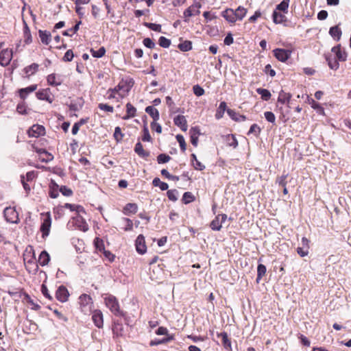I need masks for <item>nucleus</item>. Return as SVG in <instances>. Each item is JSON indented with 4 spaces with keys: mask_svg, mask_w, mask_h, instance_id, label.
Returning <instances> with one entry per match:
<instances>
[{
    "mask_svg": "<svg viewBox=\"0 0 351 351\" xmlns=\"http://www.w3.org/2000/svg\"><path fill=\"white\" fill-rule=\"evenodd\" d=\"M104 302L106 306L115 315L119 317H125V313L120 310L119 302L114 295H107L104 298Z\"/></svg>",
    "mask_w": 351,
    "mask_h": 351,
    "instance_id": "1",
    "label": "nucleus"
},
{
    "mask_svg": "<svg viewBox=\"0 0 351 351\" xmlns=\"http://www.w3.org/2000/svg\"><path fill=\"white\" fill-rule=\"evenodd\" d=\"M71 225L83 232H86L88 230V225L80 215H76V216L72 217L71 221L68 223L67 226H71Z\"/></svg>",
    "mask_w": 351,
    "mask_h": 351,
    "instance_id": "2",
    "label": "nucleus"
},
{
    "mask_svg": "<svg viewBox=\"0 0 351 351\" xmlns=\"http://www.w3.org/2000/svg\"><path fill=\"white\" fill-rule=\"evenodd\" d=\"M3 215L6 221L11 223H19V215L14 208L6 207L3 210Z\"/></svg>",
    "mask_w": 351,
    "mask_h": 351,
    "instance_id": "3",
    "label": "nucleus"
},
{
    "mask_svg": "<svg viewBox=\"0 0 351 351\" xmlns=\"http://www.w3.org/2000/svg\"><path fill=\"white\" fill-rule=\"evenodd\" d=\"M273 53L278 60L285 62L291 57V51L282 48H277L273 50Z\"/></svg>",
    "mask_w": 351,
    "mask_h": 351,
    "instance_id": "4",
    "label": "nucleus"
},
{
    "mask_svg": "<svg viewBox=\"0 0 351 351\" xmlns=\"http://www.w3.org/2000/svg\"><path fill=\"white\" fill-rule=\"evenodd\" d=\"M45 134L44 126L38 124L33 125L28 130L27 134L29 137H38Z\"/></svg>",
    "mask_w": 351,
    "mask_h": 351,
    "instance_id": "5",
    "label": "nucleus"
},
{
    "mask_svg": "<svg viewBox=\"0 0 351 351\" xmlns=\"http://www.w3.org/2000/svg\"><path fill=\"white\" fill-rule=\"evenodd\" d=\"M12 58V51L8 49L0 51V64L3 66L8 65Z\"/></svg>",
    "mask_w": 351,
    "mask_h": 351,
    "instance_id": "6",
    "label": "nucleus"
},
{
    "mask_svg": "<svg viewBox=\"0 0 351 351\" xmlns=\"http://www.w3.org/2000/svg\"><path fill=\"white\" fill-rule=\"evenodd\" d=\"M135 247L136 252L140 254H144L147 252L145 237L143 234H139L135 241Z\"/></svg>",
    "mask_w": 351,
    "mask_h": 351,
    "instance_id": "7",
    "label": "nucleus"
},
{
    "mask_svg": "<svg viewBox=\"0 0 351 351\" xmlns=\"http://www.w3.org/2000/svg\"><path fill=\"white\" fill-rule=\"evenodd\" d=\"M51 226V219L49 215H48L43 221L40 226V231L42 232V237L45 238L47 237L50 232V228Z\"/></svg>",
    "mask_w": 351,
    "mask_h": 351,
    "instance_id": "8",
    "label": "nucleus"
},
{
    "mask_svg": "<svg viewBox=\"0 0 351 351\" xmlns=\"http://www.w3.org/2000/svg\"><path fill=\"white\" fill-rule=\"evenodd\" d=\"M69 296V291L64 285H61L58 288L56 293V298L58 301L65 302L67 301Z\"/></svg>",
    "mask_w": 351,
    "mask_h": 351,
    "instance_id": "9",
    "label": "nucleus"
},
{
    "mask_svg": "<svg viewBox=\"0 0 351 351\" xmlns=\"http://www.w3.org/2000/svg\"><path fill=\"white\" fill-rule=\"evenodd\" d=\"M201 4L199 3H195L191 5L190 7L186 8L184 12V16L185 18L192 16L193 15H198L200 13L199 8Z\"/></svg>",
    "mask_w": 351,
    "mask_h": 351,
    "instance_id": "10",
    "label": "nucleus"
},
{
    "mask_svg": "<svg viewBox=\"0 0 351 351\" xmlns=\"http://www.w3.org/2000/svg\"><path fill=\"white\" fill-rule=\"evenodd\" d=\"M134 151L140 158L146 160L147 158L150 156V152L145 150L143 145L139 141L136 143Z\"/></svg>",
    "mask_w": 351,
    "mask_h": 351,
    "instance_id": "11",
    "label": "nucleus"
},
{
    "mask_svg": "<svg viewBox=\"0 0 351 351\" xmlns=\"http://www.w3.org/2000/svg\"><path fill=\"white\" fill-rule=\"evenodd\" d=\"M50 88H45L38 90L36 92V97L39 100H45L48 101L49 103L51 104L53 102V99L50 97Z\"/></svg>",
    "mask_w": 351,
    "mask_h": 351,
    "instance_id": "12",
    "label": "nucleus"
},
{
    "mask_svg": "<svg viewBox=\"0 0 351 351\" xmlns=\"http://www.w3.org/2000/svg\"><path fill=\"white\" fill-rule=\"evenodd\" d=\"M174 124L179 127L183 132H186L188 128L187 121L184 116L178 115L173 119Z\"/></svg>",
    "mask_w": 351,
    "mask_h": 351,
    "instance_id": "13",
    "label": "nucleus"
},
{
    "mask_svg": "<svg viewBox=\"0 0 351 351\" xmlns=\"http://www.w3.org/2000/svg\"><path fill=\"white\" fill-rule=\"evenodd\" d=\"M92 319L95 325L99 328H101L103 327L104 325V320H103V314L101 311L96 310L93 312L92 315Z\"/></svg>",
    "mask_w": 351,
    "mask_h": 351,
    "instance_id": "14",
    "label": "nucleus"
},
{
    "mask_svg": "<svg viewBox=\"0 0 351 351\" xmlns=\"http://www.w3.org/2000/svg\"><path fill=\"white\" fill-rule=\"evenodd\" d=\"M36 89H37L36 84H32L26 88H20L18 90L19 97L21 99L24 100L27 98V95L29 93L34 92Z\"/></svg>",
    "mask_w": 351,
    "mask_h": 351,
    "instance_id": "15",
    "label": "nucleus"
},
{
    "mask_svg": "<svg viewBox=\"0 0 351 351\" xmlns=\"http://www.w3.org/2000/svg\"><path fill=\"white\" fill-rule=\"evenodd\" d=\"M332 51L335 53L336 58L339 61L344 62L347 58V53L345 51L341 50L340 45L335 46L332 48Z\"/></svg>",
    "mask_w": 351,
    "mask_h": 351,
    "instance_id": "16",
    "label": "nucleus"
},
{
    "mask_svg": "<svg viewBox=\"0 0 351 351\" xmlns=\"http://www.w3.org/2000/svg\"><path fill=\"white\" fill-rule=\"evenodd\" d=\"M221 16L229 23H234L237 21L234 10L231 8H227L221 12Z\"/></svg>",
    "mask_w": 351,
    "mask_h": 351,
    "instance_id": "17",
    "label": "nucleus"
},
{
    "mask_svg": "<svg viewBox=\"0 0 351 351\" xmlns=\"http://www.w3.org/2000/svg\"><path fill=\"white\" fill-rule=\"evenodd\" d=\"M47 83L52 86H58L62 84L60 75H57L55 73H51L47 77Z\"/></svg>",
    "mask_w": 351,
    "mask_h": 351,
    "instance_id": "18",
    "label": "nucleus"
},
{
    "mask_svg": "<svg viewBox=\"0 0 351 351\" xmlns=\"http://www.w3.org/2000/svg\"><path fill=\"white\" fill-rule=\"evenodd\" d=\"M217 337H221L222 339V345L226 350H231V341L228 338V335L226 332H222L217 333Z\"/></svg>",
    "mask_w": 351,
    "mask_h": 351,
    "instance_id": "19",
    "label": "nucleus"
},
{
    "mask_svg": "<svg viewBox=\"0 0 351 351\" xmlns=\"http://www.w3.org/2000/svg\"><path fill=\"white\" fill-rule=\"evenodd\" d=\"M227 113L232 120L237 122L244 121L246 119V117L245 115L240 114L232 109H228Z\"/></svg>",
    "mask_w": 351,
    "mask_h": 351,
    "instance_id": "20",
    "label": "nucleus"
},
{
    "mask_svg": "<svg viewBox=\"0 0 351 351\" xmlns=\"http://www.w3.org/2000/svg\"><path fill=\"white\" fill-rule=\"evenodd\" d=\"M123 324L118 320L114 321L112 326V332L116 337H120L123 335Z\"/></svg>",
    "mask_w": 351,
    "mask_h": 351,
    "instance_id": "21",
    "label": "nucleus"
},
{
    "mask_svg": "<svg viewBox=\"0 0 351 351\" xmlns=\"http://www.w3.org/2000/svg\"><path fill=\"white\" fill-rule=\"evenodd\" d=\"M145 112L153 119L154 121H157L160 118L158 110L152 106L145 108Z\"/></svg>",
    "mask_w": 351,
    "mask_h": 351,
    "instance_id": "22",
    "label": "nucleus"
},
{
    "mask_svg": "<svg viewBox=\"0 0 351 351\" xmlns=\"http://www.w3.org/2000/svg\"><path fill=\"white\" fill-rule=\"evenodd\" d=\"M329 34L335 40L338 41L340 40L342 32L338 25L332 26L329 29Z\"/></svg>",
    "mask_w": 351,
    "mask_h": 351,
    "instance_id": "23",
    "label": "nucleus"
},
{
    "mask_svg": "<svg viewBox=\"0 0 351 351\" xmlns=\"http://www.w3.org/2000/svg\"><path fill=\"white\" fill-rule=\"evenodd\" d=\"M39 37L41 42L45 45H48L51 41V33L47 30L38 31Z\"/></svg>",
    "mask_w": 351,
    "mask_h": 351,
    "instance_id": "24",
    "label": "nucleus"
},
{
    "mask_svg": "<svg viewBox=\"0 0 351 351\" xmlns=\"http://www.w3.org/2000/svg\"><path fill=\"white\" fill-rule=\"evenodd\" d=\"M38 67L39 65L37 63H32V64L25 67L23 69V72L26 74L27 77H29L37 72Z\"/></svg>",
    "mask_w": 351,
    "mask_h": 351,
    "instance_id": "25",
    "label": "nucleus"
},
{
    "mask_svg": "<svg viewBox=\"0 0 351 351\" xmlns=\"http://www.w3.org/2000/svg\"><path fill=\"white\" fill-rule=\"evenodd\" d=\"M49 254L45 250L42 251L38 257L39 264L41 266H45L49 263Z\"/></svg>",
    "mask_w": 351,
    "mask_h": 351,
    "instance_id": "26",
    "label": "nucleus"
},
{
    "mask_svg": "<svg viewBox=\"0 0 351 351\" xmlns=\"http://www.w3.org/2000/svg\"><path fill=\"white\" fill-rule=\"evenodd\" d=\"M138 210V206L134 203L127 204L123 208L125 215L135 214Z\"/></svg>",
    "mask_w": 351,
    "mask_h": 351,
    "instance_id": "27",
    "label": "nucleus"
},
{
    "mask_svg": "<svg viewBox=\"0 0 351 351\" xmlns=\"http://www.w3.org/2000/svg\"><path fill=\"white\" fill-rule=\"evenodd\" d=\"M136 109L130 103L126 104V112L127 114L123 117L124 119H128L130 118L134 117L136 116Z\"/></svg>",
    "mask_w": 351,
    "mask_h": 351,
    "instance_id": "28",
    "label": "nucleus"
},
{
    "mask_svg": "<svg viewBox=\"0 0 351 351\" xmlns=\"http://www.w3.org/2000/svg\"><path fill=\"white\" fill-rule=\"evenodd\" d=\"M58 188H59V186L53 180H51V184L49 186V196L51 198L55 199L58 197V195H59Z\"/></svg>",
    "mask_w": 351,
    "mask_h": 351,
    "instance_id": "29",
    "label": "nucleus"
},
{
    "mask_svg": "<svg viewBox=\"0 0 351 351\" xmlns=\"http://www.w3.org/2000/svg\"><path fill=\"white\" fill-rule=\"evenodd\" d=\"M192 165L196 170L203 171L205 169V165L200 162L197 159L195 154H192L191 156Z\"/></svg>",
    "mask_w": 351,
    "mask_h": 351,
    "instance_id": "30",
    "label": "nucleus"
},
{
    "mask_svg": "<svg viewBox=\"0 0 351 351\" xmlns=\"http://www.w3.org/2000/svg\"><path fill=\"white\" fill-rule=\"evenodd\" d=\"M272 19L273 21L276 24H280L286 21V16L278 12L276 10H274L272 13Z\"/></svg>",
    "mask_w": 351,
    "mask_h": 351,
    "instance_id": "31",
    "label": "nucleus"
},
{
    "mask_svg": "<svg viewBox=\"0 0 351 351\" xmlns=\"http://www.w3.org/2000/svg\"><path fill=\"white\" fill-rule=\"evenodd\" d=\"M227 108V105H226V103L225 101H221L220 104H219V106L217 110V112H216V114H215V118L217 119H220L223 117V114H224V112L228 109H226Z\"/></svg>",
    "mask_w": 351,
    "mask_h": 351,
    "instance_id": "32",
    "label": "nucleus"
},
{
    "mask_svg": "<svg viewBox=\"0 0 351 351\" xmlns=\"http://www.w3.org/2000/svg\"><path fill=\"white\" fill-rule=\"evenodd\" d=\"M152 184L154 186L159 187L161 191H166L169 188L168 184L165 182L161 181L159 178H154V180L152 181Z\"/></svg>",
    "mask_w": 351,
    "mask_h": 351,
    "instance_id": "33",
    "label": "nucleus"
},
{
    "mask_svg": "<svg viewBox=\"0 0 351 351\" xmlns=\"http://www.w3.org/2000/svg\"><path fill=\"white\" fill-rule=\"evenodd\" d=\"M79 302L82 306H86L92 303V298L89 295L84 293L80 296Z\"/></svg>",
    "mask_w": 351,
    "mask_h": 351,
    "instance_id": "34",
    "label": "nucleus"
},
{
    "mask_svg": "<svg viewBox=\"0 0 351 351\" xmlns=\"http://www.w3.org/2000/svg\"><path fill=\"white\" fill-rule=\"evenodd\" d=\"M23 34L25 38V43L26 44H29L32 41V35L30 32V29L27 25V24L24 21V27H23Z\"/></svg>",
    "mask_w": 351,
    "mask_h": 351,
    "instance_id": "35",
    "label": "nucleus"
},
{
    "mask_svg": "<svg viewBox=\"0 0 351 351\" xmlns=\"http://www.w3.org/2000/svg\"><path fill=\"white\" fill-rule=\"evenodd\" d=\"M210 227L213 230L219 231L221 229V223H220V215H217L210 222Z\"/></svg>",
    "mask_w": 351,
    "mask_h": 351,
    "instance_id": "36",
    "label": "nucleus"
},
{
    "mask_svg": "<svg viewBox=\"0 0 351 351\" xmlns=\"http://www.w3.org/2000/svg\"><path fill=\"white\" fill-rule=\"evenodd\" d=\"M256 92L261 95V99L265 101H268L271 98V93L267 89L258 88L256 89Z\"/></svg>",
    "mask_w": 351,
    "mask_h": 351,
    "instance_id": "37",
    "label": "nucleus"
},
{
    "mask_svg": "<svg viewBox=\"0 0 351 351\" xmlns=\"http://www.w3.org/2000/svg\"><path fill=\"white\" fill-rule=\"evenodd\" d=\"M326 59L328 62V66L331 69L337 70L339 68V60L336 58H333L331 56H326Z\"/></svg>",
    "mask_w": 351,
    "mask_h": 351,
    "instance_id": "38",
    "label": "nucleus"
},
{
    "mask_svg": "<svg viewBox=\"0 0 351 351\" xmlns=\"http://www.w3.org/2000/svg\"><path fill=\"white\" fill-rule=\"evenodd\" d=\"M178 49L183 51L186 52L192 49V42L190 40H184L182 43H180L178 45Z\"/></svg>",
    "mask_w": 351,
    "mask_h": 351,
    "instance_id": "39",
    "label": "nucleus"
},
{
    "mask_svg": "<svg viewBox=\"0 0 351 351\" xmlns=\"http://www.w3.org/2000/svg\"><path fill=\"white\" fill-rule=\"evenodd\" d=\"M291 97V95L290 93H287L283 91H281L279 94L278 98V102L285 104L287 102H289Z\"/></svg>",
    "mask_w": 351,
    "mask_h": 351,
    "instance_id": "40",
    "label": "nucleus"
},
{
    "mask_svg": "<svg viewBox=\"0 0 351 351\" xmlns=\"http://www.w3.org/2000/svg\"><path fill=\"white\" fill-rule=\"evenodd\" d=\"M36 152L39 154H43L46 156V158L42 160L43 162H49L53 159V156L51 154L48 152L46 149L40 148L36 150Z\"/></svg>",
    "mask_w": 351,
    "mask_h": 351,
    "instance_id": "41",
    "label": "nucleus"
},
{
    "mask_svg": "<svg viewBox=\"0 0 351 351\" xmlns=\"http://www.w3.org/2000/svg\"><path fill=\"white\" fill-rule=\"evenodd\" d=\"M267 271L265 265L263 264H258L257 267V277L256 282H259L262 277L265 274Z\"/></svg>",
    "mask_w": 351,
    "mask_h": 351,
    "instance_id": "42",
    "label": "nucleus"
},
{
    "mask_svg": "<svg viewBox=\"0 0 351 351\" xmlns=\"http://www.w3.org/2000/svg\"><path fill=\"white\" fill-rule=\"evenodd\" d=\"M234 13L237 20L241 21L245 17L247 13V10L242 6H239L237 9L234 10Z\"/></svg>",
    "mask_w": 351,
    "mask_h": 351,
    "instance_id": "43",
    "label": "nucleus"
},
{
    "mask_svg": "<svg viewBox=\"0 0 351 351\" xmlns=\"http://www.w3.org/2000/svg\"><path fill=\"white\" fill-rule=\"evenodd\" d=\"M289 4V0H282L279 4L276 5L275 10H280L287 13L288 12Z\"/></svg>",
    "mask_w": 351,
    "mask_h": 351,
    "instance_id": "44",
    "label": "nucleus"
},
{
    "mask_svg": "<svg viewBox=\"0 0 351 351\" xmlns=\"http://www.w3.org/2000/svg\"><path fill=\"white\" fill-rule=\"evenodd\" d=\"M143 136H142V141L144 142H152V138L150 136L147 123H145L143 128Z\"/></svg>",
    "mask_w": 351,
    "mask_h": 351,
    "instance_id": "45",
    "label": "nucleus"
},
{
    "mask_svg": "<svg viewBox=\"0 0 351 351\" xmlns=\"http://www.w3.org/2000/svg\"><path fill=\"white\" fill-rule=\"evenodd\" d=\"M82 23L81 21L77 22V23L71 29L65 30L62 32V35L64 36H72V34L70 32H73V34L76 33L80 28V25Z\"/></svg>",
    "mask_w": 351,
    "mask_h": 351,
    "instance_id": "46",
    "label": "nucleus"
},
{
    "mask_svg": "<svg viewBox=\"0 0 351 351\" xmlns=\"http://www.w3.org/2000/svg\"><path fill=\"white\" fill-rule=\"evenodd\" d=\"M90 53L94 58H99L105 55L106 49L104 47H101L98 50H94L93 49H91Z\"/></svg>",
    "mask_w": 351,
    "mask_h": 351,
    "instance_id": "47",
    "label": "nucleus"
},
{
    "mask_svg": "<svg viewBox=\"0 0 351 351\" xmlns=\"http://www.w3.org/2000/svg\"><path fill=\"white\" fill-rule=\"evenodd\" d=\"M195 200L194 195L191 192H185L182 198V201L184 204H187Z\"/></svg>",
    "mask_w": 351,
    "mask_h": 351,
    "instance_id": "48",
    "label": "nucleus"
},
{
    "mask_svg": "<svg viewBox=\"0 0 351 351\" xmlns=\"http://www.w3.org/2000/svg\"><path fill=\"white\" fill-rule=\"evenodd\" d=\"M143 25L153 31L158 32H162L161 25L160 24L145 22L143 23Z\"/></svg>",
    "mask_w": 351,
    "mask_h": 351,
    "instance_id": "49",
    "label": "nucleus"
},
{
    "mask_svg": "<svg viewBox=\"0 0 351 351\" xmlns=\"http://www.w3.org/2000/svg\"><path fill=\"white\" fill-rule=\"evenodd\" d=\"M170 160H171V157L167 154H160L157 156V162L158 164L167 163Z\"/></svg>",
    "mask_w": 351,
    "mask_h": 351,
    "instance_id": "50",
    "label": "nucleus"
},
{
    "mask_svg": "<svg viewBox=\"0 0 351 351\" xmlns=\"http://www.w3.org/2000/svg\"><path fill=\"white\" fill-rule=\"evenodd\" d=\"M171 40L165 36H160L158 40V44L161 47L168 48L171 45Z\"/></svg>",
    "mask_w": 351,
    "mask_h": 351,
    "instance_id": "51",
    "label": "nucleus"
},
{
    "mask_svg": "<svg viewBox=\"0 0 351 351\" xmlns=\"http://www.w3.org/2000/svg\"><path fill=\"white\" fill-rule=\"evenodd\" d=\"M167 195L169 200L176 202L178 199V191L176 189L168 190Z\"/></svg>",
    "mask_w": 351,
    "mask_h": 351,
    "instance_id": "52",
    "label": "nucleus"
},
{
    "mask_svg": "<svg viewBox=\"0 0 351 351\" xmlns=\"http://www.w3.org/2000/svg\"><path fill=\"white\" fill-rule=\"evenodd\" d=\"M176 138L180 145L181 150L182 152H185V150L186 149V144L184 136L181 134H177Z\"/></svg>",
    "mask_w": 351,
    "mask_h": 351,
    "instance_id": "53",
    "label": "nucleus"
},
{
    "mask_svg": "<svg viewBox=\"0 0 351 351\" xmlns=\"http://www.w3.org/2000/svg\"><path fill=\"white\" fill-rule=\"evenodd\" d=\"M260 132H261L260 127L257 124L254 123L250 126V128L247 132V135L254 134L256 136H258L259 135Z\"/></svg>",
    "mask_w": 351,
    "mask_h": 351,
    "instance_id": "54",
    "label": "nucleus"
},
{
    "mask_svg": "<svg viewBox=\"0 0 351 351\" xmlns=\"http://www.w3.org/2000/svg\"><path fill=\"white\" fill-rule=\"evenodd\" d=\"M25 298L29 304L32 306V309L38 311L40 308V306L38 304L34 302L33 300L30 298V296L27 293H25Z\"/></svg>",
    "mask_w": 351,
    "mask_h": 351,
    "instance_id": "55",
    "label": "nucleus"
},
{
    "mask_svg": "<svg viewBox=\"0 0 351 351\" xmlns=\"http://www.w3.org/2000/svg\"><path fill=\"white\" fill-rule=\"evenodd\" d=\"M228 144L230 147L236 148L238 146V141L234 135H228L227 137Z\"/></svg>",
    "mask_w": 351,
    "mask_h": 351,
    "instance_id": "56",
    "label": "nucleus"
},
{
    "mask_svg": "<svg viewBox=\"0 0 351 351\" xmlns=\"http://www.w3.org/2000/svg\"><path fill=\"white\" fill-rule=\"evenodd\" d=\"M16 110L21 114H27V106H26L25 102L23 101V102L19 103L16 106Z\"/></svg>",
    "mask_w": 351,
    "mask_h": 351,
    "instance_id": "57",
    "label": "nucleus"
},
{
    "mask_svg": "<svg viewBox=\"0 0 351 351\" xmlns=\"http://www.w3.org/2000/svg\"><path fill=\"white\" fill-rule=\"evenodd\" d=\"M264 115H265V118L266 119V120L268 122L274 123V124L275 123L276 117H275V114L272 112L267 111L264 113Z\"/></svg>",
    "mask_w": 351,
    "mask_h": 351,
    "instance_id": "58",
    "label": "nucleus"
},
{
    "mask_svg": "<svg viewBox=\"0 0 351 351\" xmlns=\"http://www.w3.org/2000/svg\"><path fill=\"white\" fill-rule=\"evenodd\" d=\"M124 134L121 132L119 127H116L114 132V137L117 141H120L123 139Z\"/></svg>",
    "mask_w": 351,
    "mask_h": 351,
    "instance_id": "59",
    "label": "nucleus"
},
{
    "mask_svg": "<svg viewBox=\"0 0 351 351\" xmlns=\"http://www.w3.org/2000/svg\"><path fill=\"white\" fill-rule=\"evenodd\" d=\"M193 90L196 96H202L204 94V89L198 84L193 86Z\"/></svg>",
    "mask_w": 351,
    "mask_h": 351,
    "instance_id": "60",
    "label": "nucleus"
},
{
    "mask_svg": "<svg viewBox=\"0 0 351 351\" xmlns=\"http://www.w3.org/2000/svg\"><path fill=\"white\" fill-rule=\"evenodd\" d=\"M121 220L126 223V226L124 228L125 231H131L133 229V222L129 218L123 217Z\"/></svg>",
    "mask_w": 351,
    "mask_h": 351,
    "instance_id": "61",
    "label": "nucleus"
},
{
    "mask_svg": "<svg viewBox=\"0 0 351 351\" xmlns=\"http://www.w3.org/2000/svg\"><path fill=\"white\" fill-rule=\"evenodd\" d=\"M59 191L63 195L66 197L71 196L73 194L72 190L66 186H61Z\"/></svg>",
    "mask_w": 351,
    "mask_h": 351,
    "instance_id": "62",
    "label": "nucleus"
},
{
    "mask_svg": "<svg viewBox=\"0 0 351 351\" xmlns=\"http://www.w3.org/2000/svg\"><path fill=\"white\" fill-rule=\"evenodd\" d=\"M143 43L146 47L149 49H154L156 46L155 43L150 38H144Z\"/></svg>",
    "mask_w": 351,
    "mask_h": 351,
    "instance_id": "63",
    "label": "nucleus"
},
{
    "mask_svg": "<svg viewBox=\"0 0 351 351\" xmlns=\"http://www.w3.org/2000/svg\"><path fill=\"white\" fill-rule=\"evenodd\" d=\"M74 57L73 52L71 49H69L64 53V56L62 58L64 62H71Z\"/></svg>",
    "mask_w": 351,
    "mask_h": 351,
    "instance_id": "64",
    "label": "nucleus"
}]
</instances>
